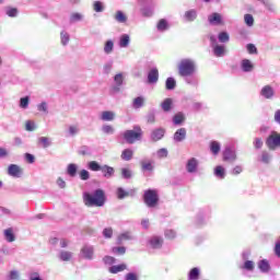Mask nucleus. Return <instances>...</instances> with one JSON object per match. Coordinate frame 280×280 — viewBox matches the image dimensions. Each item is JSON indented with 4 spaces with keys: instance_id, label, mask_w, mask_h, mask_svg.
<instances>
[{
    "instance_id": "24",
    "label": "nucleus",
    "mask_w": 280,
    "mask_h": 280,
    "mask_svg": "<svg viewBox=\"0 0 280 280\" xmlns=\"http://www.w3.org/2000/svg\"><path fill=\"white\" fill-rule=\"evenodd\" d=\"M131 106L132 108H135V110H139V108H143V106H145V97L138 96L133 98Z\"/></svg>"
},
{
    "instance_id": "53",
    "label": "nucleus",
    "mask_w": 280,
    "mask_h": 280,
    "mask_svg": "<svg viewBox=\"0 0 280 280\" xmlns=\"http://www.w3.org/2000/svg\"><path fill=\"white\" fill-rule=\"evenodd\" d=\"M210 150L212 154H220V143L218 141H212L210 143Z\"/></svg>"
},
{
    "instance_id": "37",
    "label": "nucleus",
    "mask_w": 280,
    "mask_h": 280,
    "mask_svg": "<svg viewBox=\"0 0 280 280\" xmlns=\"http://www.w3.org/2000/svg\"><path fill=\"white\" fill-rule=\"evenodd\" d=\"M161 108L164 110V113H170L172 110V98H165L161 103Z\"/></svg>"
},
{
    "instance_id": "26",
    "label": "nucleus",
    "mask_w": 280,
    "mask_h": 280,
    "mask_svg": "<svg viewBox=\"0 0 280 280\" xmlns=\"http://www.w3.org/2000/svg\"><path fill=\"white\" fill-rule=\"evenodd\" d=\"M158 32H167L170 30V22L165 19H161L156 24Z\"/></svg>"
},
{
    "instance_id": "22",
    "label": "nucleus",
    "mask_w": 280,
    "mask_h": 280,
    "mask_svg": "<svg viewBox=\"0 0 280 280\" xmlns=\"http://www.w3.org/2000/svg\"><path fill=\"white\" fill-rule=\"evenodd\" d=\"M213 54L217 58H222L226 54V47L224 45L215 44L212 46Z\"/></svg>"
},
{
    "instance_id": "59",
    "label": "nucleus",
    "mask_w": 280,
    "mask_h": 280,
    "mask_svg": "<svg viewBox=\"0 0 280 280\" xmlns=\"http://www.w3.org/2000/svg\"><path fill=\"white\" fill-rule=\"evenodd\" d=\"M186 84H190V86H198V80L194 77H184Z\"/></svg>"
},
{
    "instance_id": "29",
    "label": "nucleus",
    "mask_w": 280,
    "mask_h": 280,
    "mask_svg": "<svg viewBox=\"0 0 280 280\" xmlns=\"http://www.w3.org/2000/svg\"><path fill=\"white\" fill-rule=\"evenodd\" d=\"M70 40H71V36L69 35V33H67V31H61L60 43H61L62 47H67V45H69Z\"/></svg>"
},
{
    "instance_id": "62",
    "label": "nucleus",
    "mask_w": 280,
    "mask_h": 280,
    "mask_svg": "<svg viewBox=\"0 0 280 280\" xmlns=\"http://www.w3.org/2000/svg\"><path fill=\"white\" fill-rule=\"evenodd\" d=\"M167 154H168V152H167V149H165V148H162V149L158 150V152H156L158 159H167Z\"/></svg>"
},
{
    "instance_id": "4",
    "label": "nucleus",
    "mask_w": 280,
    "mask_h": 280,
    "mask_svg": "<svg viewBox=\"0 0 280 280\" xmlns=\"http://www.w3.org/2000/svg\"><path fill=\"white\" fill-rule=\"evenodd\" d=\"M144 205L149 207V209H154L156 205H159V191L154 189H148L143 195Z\"/></svg>"
},
{
    "instance_id": "61",
    "label": "nucleus",
    "mask_w": 280,
    "mask_h": 280,
    "mask_svg": "<svg viewBox=\"0 0 280 280\" xmlns=\"http://www.w3.org/2000/svg\"><path fill=\"white\" fill-rule=\"evenodd\" d=\"M121 176L122 178L129 179L132 178V171H130V168H121Z\"/></svg>"
},
{
    "instance_id": "12",
    "label": "nucleus",
    "mask_w": 280,
    "mask_h": 280,
    "mask_svg": "<svg viewBox=\"0 0 280 280\" xmlns=\"http://www.w3.org/2000/svg\"><path fill=\"white\" fill-rule=\"evenodd\" d=\"M243 259H244V264H243V266H241V269L247 270L248 272H253V270H255V261L247 260L248 253H243Z\"/></svg>"
},
{
    "instance_id": "16",
    "label": "nucleus",
    "mask_w": 280,
    "mask_h": 280,
    "mask_svg": "<svg viewBox=\"0 0 280 280\" xmlns=\"http://www.w3.org/2000/svg\"><path fill=\"white\" fill-rule=\"evenodd\" d=\"M236 159L237 154H235V151H233V149L226 148L223 151V161H230L231 163H233V161H236Z\"/></svg>"
},
{
    "instance_id": "8",
    "label": "nucleus",
    "mask_w": 280,
    "mask_h": 280,
    "mask_svg": "<svg viewBox=\"0 0 280 280\" xmlns=\"http://www.w3.org/2000/svg\"><path fill=\"white\" fill-rule=\"evenodd\" d=\"M148 247L153 248L155 250H159L160 248H163V236H151L148 240Z\"/></svg>"
},
{
    "instance_id": "19",
    "label": "nucleus",
    "mask_w": 280,
    "mask_h": 280,
    "mask_svg": "<svg viewBox=\"0 0 280 280\" xmlns=\"http://www.w3.org/2000/svg\"><path fill=\"white\" fill-rule=\"evenodd\" d=\"M148 82L149 84H156L159 82V69L153 68L149 71Z\"/></svg>"
},
{
    "instance_id": "20",
    "label": "nucleus",
    "mask_w": 280,
    "mask_h": 280,
    "mask_svg": "<svg viewBox=\"0 0 280 280\" xmlns=\"http://www.w3.org/2000/svg\"><path fill=\"white\" fill-rule=\"evenodd\" d=\"M115 117H117V115L113 110H104L101 113L102 121H115Z\"/></svg>"
},
{
    "instance_id": "34",
    "label": "nucleus",
    "mask_w": 280,
    "mask_h": 280,
    "mask_svg": "<svg viewBox=\"0 0 280 280\" xmlns=\"http://www.w3.org/2000/svg\"><path fill=\"white\" fill-rule=\"evenodd\" d=\"M114 49H115V42H113V39H108L107 42H105L104 54L108 56Z\"/></svg>"
},
{
    "instance_id": "6",
    "label": "nucleus",
    "mask_w": 280,
    "mask_h": 280,
    "mask_svg": "<svg viewBox=\"0 0 280 280\" xmlns=\"http://www.w3.org/2000/svg\"><path fill=\"white\" fill-rule=\"evenodd\" d=\"M80 255L82 259H86L88 261H93L95 259V247L92 245H84L81 248Z\"/></svg>"
},
{
    "instance_id": "64",
    "label": "nucleus",
    "mask_w": 280,
    "mask_h": 280,
    "mask_svg": "<svg viewBox=\"0 0 280 280\" xmlns=\"http://www.w3.org/2000/svg\"><path fill=\"white\" fill-rule=\"evenodd\" d=\"M272 159V156L270 155V153L264 151L261 154V161L262 163H270V160Z\"/></svg>"
},
{
    "instance_id": "33",
    "label": "nucleus",
    "mask_w": 280,
    "mask_h": 280,
    "mask_svg": "<svg viewBox=\"0 0 280 280\" xmlns=\"http://www.w3.org/2000/svg\"><path fill=\"white\" fill-rule=\"evenodd\" d=\"M258 268L260 272H270V262H268L266 259H262L258 262Z\"/></svg>"
},
{
    "instance_id": "31",
    "label": "nucleus",
    "mask_w": 280,
    "mask_h": 280,
    "mask_svg": "<svg viewBox=\"0 0 280 280\" xmlns=\"http://www.w3.org/2000/svg\"><path fill=\"white\" fill-rule=\"evenodd\" d=\"M133 154H135V151H132V149H125V150L121 152L120 159H121L122 161H131Z\"/></svg>"
},
{
    "instance_id": "45",
    "label": "nucleus",
    "mask_w": 280,
    "mask_h": 280,
    "mask_svg": "<svg viewBox=\"0 0 280 280\" xmlns=\"http://www.w3.org/2000/svg\"><path fill=\"white\" fill-rule=\"evenodd\" d=\"M38 143L42 145V148H49V145H51V138L39 137Z\"/></svg>"
},
{
    "instance_id": "18",
    "label": "nucleus",
    "mask_w": 280,
    "mask_h": 280,
    "mask_svg": "<svg viewBox=\"0 0 280 280\" xmlns=\"http://www.w3.org/2000/svg\"><path fill=\"white\" fill-rule=\"evenodd\" d=\"M165 137V129L164 128H156L151 132V140L153 141H161Z\"/></svg>"
},
{
    "instance_id": "32",
    "label": "nucleus",
    "mask_w": 280,
    "mask_h": 280,
    "mask_svg": "<svg viewBox=\"0 0 280 280\" xmlns=\"http://www.w3.org/2000/svg\"><path fill=\"white\" fill-rule=\"evenodd\" d=\"M78 154H80V156H92L93 155V151L91 150V147L82 145L78 150Z\"/></svg>"
},
{
    "instance_id": "50",
    "label": "nucleus",
    "mask_w": 280,
    "mask_h": 280,
    "mask_svg": "<svg viewBox=\"0 0 280 280\" xmlns=\"http://www.w3.org/2000/svg\"><path fill=\"white\" fill-rule=\"evenodd\" d=\"M219 43H229L231 36L226 32H221L218 35Z\"/></svg>"
},
{
    "instance_id": "38",
    "label": "nucleus",
    "mask_w": 280,
    "mask_h": 280,
    "mask_svg": "<svg viewBox=\"0 0 280 280\" xmlns=\"http://www.w3.org/2000/svg\"><path fill=\"white\" fill-rule=\"evenodd\" d=\"M37 110L39 113H43V115H49V105L47 104V102H42L37 104Z\"/></svg>"
},
{
    "instance_id": "11",
    "label": "nucleus",
    "mask_w": 280,
    "mask_h": 280,
    "mask_svg": "<svg viewBox=\"0 0 280 280\" xmlns=\"http://www.w3.org/2000/svg\"><path fill=\"white\" fill-rule=\"evenodd\" d=\"M241 70L243 71V73H253V71L255 70V65L253 63V61H250V59H243L241 61Z\"/></svg>"
},
{
    "instance_id": "13",
    "label": "nucleus",
    "mask_w": 280,
    "mask_h": 280,
    "mask_svg": "<svg viewBox=\"0 0 280 280\" xmlns=\"http://www.w3.org/2000/svg\"><path fill=\"white\" fill-rule=\"evenodd\" d=\"M185 139H187V129H177L173 136V140L175 141V143H182V141H185Z\"/></svg>"
},
{
    "instance_id": "36",
    "label": "nucleus",
    "mask_w": 280,
    "mask_h": 280,
    "mask_svg": "<svg viewBox=\"0 0 280 280\" xmlns=\"http://www.w3.org/2000/svg\"><path fill=\"white\" fill-rule=\"evenodd\" d=\"M73 257V253L67 252V250H61L59 253V259L61 261H71V258Z\"/></svg>"
},
{
    "instance_id": "23",
    "label": "nucleus",
    "mask_w": 280,
    "mask_h": 280,
    "mask_svg": "<svg viewBox=\"0 0 280 280\" xmlns=\"http://www.w3.org/2000/svg\"><path fill=\"white\" fill-rule=\"evenodd\" d=\"M135 240L131 232H124L117 237V244H124V242H130Z\"/></svg>"
},
{
    "instance_id": "30",
    "label": "nucleus",
    "mask_w": 280,
    "mask_h": 280,
    "mask_svg": "<svg viewBox=\"0 0 280 280\" xmlns=\"http://www.w3.org/2000/svg\"><path fill=\"white\" fill-rule=\"evenodd\" d=\"M198 279H200V268L195 267L190 269V271L188 272V280H198Z\"/></svg>"
},
{
    "instance_id": "3",
    "label": "nucleus",
    "mask_w": 280,
    "mask_h": 280,
    "mask_svg": "<svg viewBox=\"0 0 280 280\" xmlns=\"http://www.w3.org/2000/svg\"><path fill=\"white\" fill-rule=\"evenodd\" d=\"M122 137L127 143L132 145V143H137V141H141L143 137V130L139 126H135L131 130H126L122 133Z\"/></svg>"
},
{
    "instance_id": "14",
    "label": "nucleus",
    "mask_w": 280,
    "mask_h": 280,
    "mask_svg": "<svg viewBox=\"0 0 280 280\" xmlns=\"http://www.w3.org/2000/svg\"><path fill=\"white\" fill-rule=\"evenodd\" d=\"M208 23L210 25H222L224 21L222 20V14L214 12L208 16Z\"/></svg>"
},
{
    "instance_id": "41",
    "label": "nucleus",
    "mask_w": 280,
    "mask_h": 280,
    "mask_svg": "<svg viewBox=\"0 0 280 280\" xmlns=\"http://www.w3.org/2000/svg\"><path fill=\"white\" fill-rule=\"evenodd\" d=\"M140 165L144 172H152V170H154L151 161L142 160Z\"/></svg>"
},
{
    "instance_id": "1",
    "label": "nucleus",
    "mask_w": 280,
    "mask_h": 280,
    "mask_svg": "<svg viewBox=\"0 0 280 280\" xmlns=\"http://www.w3.org/2000/svg\"><path fill=\"white\" fill-rule=\"evenodd\" d=\"M83 202L85 207H104L106 205V194L102 189L91 192H83Z\"/></svg>"
},
{
    "instance_id": "21",
    "label": "nucleus",
    "mask_w": 280,
    "mask_h": 280,
    "mask_svg": "<svg viewBox=\"0 0 280 280\" xmlns=\"http://www.w3.org/2000/svg\"><path fill=\"white\" fill-rule=\"evenodd\" d=\"M101 172L104 178H113L115 176V168L108 165L101 166Z\"/></svg>"
},
{
    "instance_id": "5",
    "label": "nucleus",
    "mask_w": 280,
    "mask_h": 280,
    "mask_svg": "<svg viewBox=\"0 0 280 280\" xmlns=\"http://www.w3.org/2000/svg\"><path fill=\"white\" fill-rule=\"evenodd\" d=\"M266 145L269 148V150H276V148H280V133L272 131L266 140Z\"/></svg>"
},
{
    "instance_id": "60",
    "label": "nucleus",
    "mask_w": 280,
    "mask_h": 280,
    "mask_svg": "<svg viewBox=\"0 0 280 280\" xmlns=\"http://www.w3.org/2000/svg\"><path fill=\"white\" fill-rule=\"evenodd\" d=\"M120 91H121V85L114 83V85L109 88V95H117V93H119Z\"/></svg>"
},
{
    "instance_id": "46",
    "label": "nucleus",
    "mask_w": 280,
    "mask_h": 280,
    "mask_svg": "<svg viewBox=\"0 0 280 280\" xmlns=\"http://www.w3.org/2000/svg\"><path fill=\"white\" fill-rule=\"evenodd\" d=\"M141 14H142V16H147V18L153 16L154 7H144V8H142L141 9Z\"/></svg>"
},
{
    "instance_id": "54",
    "label": "nucleus",
    "mask_w": 280,
    "mask_h": 280,
    "mask_svg": "<svg viewBox=\"0 0 280 280\" xmlns=\"http://www.w3.org/2000/svg\"><path fill=\"white\" fill-rule=\"evenodd\" d=\"M36 122H34L33 120H27L25 122V130L27 132H34V130H36Z\"/></svg>"
},
{
    "instance_id": "58",
    "label": "nucleus",
    "mask_w": 280,
    "mask_h": 280,
    "mask_svg": "<svg viewBox=\"0 0 280 280\" xmlns=\"http://www.w3.org/2000/svg\"><path fill=\"white\" fill-rule=\"evenodd\" d=\"M79 178H81V180H89V178H91V173L86 170H81L79 172Z\"/></svg>"
},
{
    "instance_id": "51",
    "label": "nucleus",
    "mask_w": 280,
    "mask_h": 280,
    "mask_svg": "<svg viewBox=\"0 0 280 280\" xmlns=\"http://www.w3.org/2000/svg\"><path fill=\"white\" fill-rule=\"evenodd\" d=\"M20 108H23L26 110V108H30V96H24L20 98Z\"/></svg>"
},
{
    "instance_id": "52",
    "label": "nucleus",
    "mask_w": 280,
    "mask_h": 280,
    "mask_svg": "<svg viewBox=\"0 0 280 280\" xmlns=\"http://www.w3.org/2000/svg\"><path fill=\"white\" fill-rule=\"evenodd\" d=\"M102 132L104 135H115V128L110 125H103Z\"/></svg>"
},
{
    "instance_id": "15",
    "label": "nucleus",
    "mask_w": 280,
    "mask_h": 280,
    "mask_svg": "<svg viewBox=\"0 0 280 280\" xmlns=\"http://www.w3.org/2000/svg\"><path fill=\"white\" fill-rule=\"evenodd\" d=\"M118 47H120V49H128V47H130V35L128 34L120 35L118 39Z\"/></svg>"
},
{
    "instance_id": "17",
    "label": "nucleus",
    "mask_w": 280,
    "mask_h": 280,
    "mask_svg": "<svg viewBox=\"0 0 280 280\" xmlns=\"http://www.w3.org/2000/svg\"><path fill=\"white\" fill-rule=\"evenodd\" d=\"M184 21L191 23L198 19V11L196 9L188 10L184 13Z\"/></svg>"
},
{
    "instance_id": "39",
    "label": "nucleus",
    "mask_w": 280,
    "mask_h": 280,
    "mask_svg": "<svg viewBox=\"0 0 280 280\" xmlns=\"http://www.w3.org/2000/svg\"><path fill=\"white\" fill-rule=\"evenodd\" d=\"M80 133V126L78 125H70L68 127V137H75V135Z\"/></svg>"
},
{
    "instance_id": "7",
    "label": "nucleus",
    "mask_w": 280,
    "mask_h": 280,
    "mask_svg": "<svg viewBox=\"0 0 280 280\" xmlns=\"http://www.w3.org/2000/svg\"><path fill=\"white\" fill-rule=\"evenodd\" d=\"M259 95L262 97V100H275V95H277V93L275 92V88H272V85L267 84L261 88Z\"/></svg>"
},
{
    "instance_id": "28",
    "label": "nucleus",
    "mask_w": 280,
    "mask_h": 280,
    "mask_svg": "<svg viewBox=\"0 0 280 280\" xmlns=\"http://www.w3.org/2000/svg\"><path fill=\"white\" fill-rule=\"evenodd\" d=\"M4 240L9 243L15 242L16 236H14V231L12 228L4 230Z\"/></svg>"
},
{
    "instance_id": "49",
    "label": "nucleus",
    "mask_w": 280,
    "mask_h": 280,
    "mask_svg": "<svg viewBox=\"0 0 280 280\" xmlns=\"http://www.w3.org/2000/svg\"><path fill=\"white\" fill-rule=\"evenodd\" d=\"M185 121V115L183 113H178L173 117V124L175 126H180Z\"/></svg>"
},
{
    "instance_id": "44",
    "label": "nucleus",
    "mask_w": 280,
    "mask_h": 280,
    "mask_svg": "<svg viewBox=\"0 0 280 280\" xmlns=\"http://www.w3.org/2000/svg\"><path fill=\"white\" fill-rule=\"evenodd\" d=\"M214 176H217V178L223 179L226 176V171L222 166H217L214 168Z\"/></svg>"
},
{
    "instance_id": "25",
    "label": "nucleus",
    "mask_w": 280,
    "mask_h": 280,
    "mask_svg": "<svg viewBox=\"0 0 280 280\" xmlns=\"http://www.w3.org/2000/svg\"><path fill=\"white\" fill-rule=\"evenodd\" d=\"M67 174L70 176V178H75L78 176V164L70 163L67 166Z\"/></svg>"
},
{
    "instance_id": "42",
    "label": "nucleus",
    "mask_w": 280,
    "mask_h": 280,
    "mask_svg": "<svg viewBox=\"0 0 280 280\" xmlns=\"http://www.w3.org/2000/svg\"><path fill=\"white\" fill-rule=\"evenodd\" d=\"M114 19L117 21V23H126V21H128V16H126L122 11H117Z\"/></svg>"
},
{
    "instance_id": "43",
    "label": "nucleus",
    "mask_w": 280,
    "mask_h": 280,
    "mask_svg": "<svg viewBox=\"0 0 280 280\" xmlns=\"http://www.w3.org/2000/svg\"><path fill=\"white\" fill-rule=\"evenodd\" d=\"M88 168L91 170V172H101L102 165H100V163L96 161H91L88 163Z\"/></svg>"
},
{
    "instance_id": "40",
    "label": "nucleus",
    "mask_w": 280,
    "mask_h": 280,
    "mask_svg": "<svg viewBox=\"0 0 280 280\" xmlns=\"http://www.w3.org/2000/svg\"><path fill=\"white\" fill-rule=\"evenodd\" d=\"M92 8L94 10V12H104V10H106V7L104 5V2L102 1H94L92 4Z\"/></svg>"
},
{
    "instance_id": "48",
    "label": "nucleus",
    "mask_w": 280,
    "mask_h": 280,
    "mask_svg": "<svg viewBox=\"0 0 280 280\" xmlns=\"http://www.w3.org/2000/svg\"><path fill=\"white\" fill-rule=\"evenodd\" d=\"M7 16H10L11 19H14L19 16V9L9 7L5 9Z\"/></svg>"
},
{
    "instance_id": "56",
    "label": "nucleus",
    "mask_w": 280,
    "mask_h": 280,
    "mask_svg": "<svg viewBox=\"0 0 280 280\" xmlns=\"http://www.w3.org/2000/svg\"><path fill=\"white\" fill-rule=\"evenodd\" d=\"M244 21L248 27H253V25H255V19L253 18L252 14H245Z\"/></svg>"
},
{
    "instance_id": "2",
    "label": "nucleus",
    "mask_w": 280,
    "mask_h": 280,
    "mask_svg": "<svg viewBox=\"0 0 280 280\" xmlns=\"http://www.w3.org/2000/svg\"><path fill=\"white\" fill-rule=\"evenodd\" d=\"M177 69L182 78H189L196 73L198 66L196 65V60L191 58H184L179 61Z\"/></svg>"
},
{
    "instance_id": "55",
    "label": "nucleus",
    "mask_w": 280,
    "mask_h": 280,
    "mask_svg": "<svg viewBox=\"0 0 280 280\" xmlns=\"http://www.w3.org/2000/svg\"><path fill=\"white\" fill-rule=\"evenodd\" d=\"M114 84H117L118 86H122L124 85V73H117L114 77Z\"/></svg>"
},
{
    "instance_id": "35",
    "label": "nucleus",
    "mask_w": 280,
    "mask_h": 280,
    "mask_svg": "<svg viewBox=\"0 0 280 280\" xmlns=\"http://www.w3.org/2000/svg\"><path fill=\"white\" fill-rule=\"evenodd\" d=\"M81 21H84V14L78 12L71 13L70 23H80Z\"/></svg>"
},
{
    "instance_id": "10",
    "label": "nucleus",
    "mask_w": 280,
    "mask_h": 280,
    "mask_svg": "<svg viewBox=\"0 0 280 280\" xmlns=\"http://www.w3.org/2000/svg\"><path fill=\"white\" fill-rule=\"evenodd\" d=\"M8 175L12 176V178H21V176H23V168L16 164H10Z\"/></svg>"
},
{
    "instance_id": "47",
    "label": "nucleus",
    "mask_w": 280,
    "mask_h": 280,
    "mask_svg": "<svg viewBox=\"0 0 280 280\" xmlns=\"http://www.w3.org/2000/svg\"><path fill=\"white\" fill-rule=\"evenodd\" d=\"M165 86L167 91H174L176 89V80L174 78H167Z\"/></svg>"
},
{
    "instance_id": "27",
    "label": "nucleus",
    "mask_w": 280,
    "mask_h": 280,
    "mask_svg": "<svg viewBox=\"0 0 280 280\" xmlns=\"http://www.w3.org/2000/svg\"><path fill=\"white\" fill-rule=\"evenodd\" d=\"M126 268H128V266L126 264H120V265H115L109 267V272L112 275H117L118 272H124V270H126Z\"/></svg>"
},
{
    "instance_id": "9",
    "label": "nucleus",
    "mask_w": 280,
    "mask_h": 280,
    "mask_svg": "<svg viewBox=\"0 0 280 280\" xmlns=\"http://www.w3.org/2000/svg\"><path fill=\"white\" fill-rule=\"evenodd\" d=\"M198 165H200V162H198V159L190 158L186 162V172L188 174H196L198 172Z\"/></svg>"
},
{
    "instance_id": "63",
    "label": "nucleus",
    "mask_w": 280,
    "mask_h": 280,
    "mask_svg": "<svg viewBox=\"0 0 280 280\" xmlns=\"http://www.w3.org/2000/svg\"><path fill=\"white\" fill-rule=\"evenodd\" d=\"M8 279L9 280H19V279H21V275L19 273L18 270H12V271H10Z\"/></svg>"
},
{
    "instance_id": "57",
    "label": "nucleus",
    "mask_w": 280,
    "mask_h": 280,
    "mask_svg": "<svg viewBox=\"0 0 280 280\" xmlns=\"http://www.w3.org/2000/svg\"><path fill=\"white\" fill-rule=\"evenodd\" d=\"M127 196H130V194L126 191L124 188L119 187L117 189V197L119 200H124V198H127Z\"/></svg>"
}]
</instances>
